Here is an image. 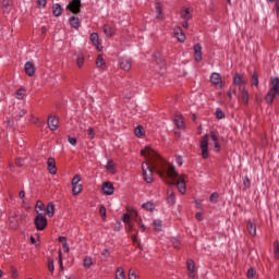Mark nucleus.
<instances>
[{"instance_id": "36", "label": "nucleus", "mask_w": 279, "mask_h": 279, "mask_svg": "<svg viewBox=\"0 0 279 279\" xmlns=\"http://www.w3.org/2000/svg\"><path fill=\"white\" fill-rule=\"evenodd\" d=\"M76 64L80 69H82V66H84V53L77 54Z\"/></svg>"}, {"instance_id": "40", "label": "nucleus", "mask_w": 279, "mask_h": 279, "mask_svg": "<svg viewBox=\"0 0 279 279\" xmlns=\"http://www.w3.org/2000/svg\"><path fill=\"white\" fill-rule=\"evenodd\" d=\"M209 202H211V204H217V202H219V194L217 192L211 193Z\"/></svg>"}, {"instance_id": "12", "label": "nucleus", "mask_w": 279, "mask_h": 279, "mask_svg": "<svg viewBox=\"0 0 279 279\" xmlns=\"http://www.w3.org/2000/svg\"><path fill=\"white\" fill-rule=\"evenodd\" d=\"M89 38L97 51H104V46H101V43H99V34L92 33Z\"/></svg>"}, {"instance_id": "10", "label": "nucleus", "mask_w": 279, "mask_h": 279, "mask_svg": "<svg viewBox=\"0 0 279 279\" xmlns=\"http://www.w3.org/2000/svg\"><path fill=\"white\" fill-rule=\"evenodd\" d=\"M9 228H11V230H19V228H21V222H19L16 214H12L9 217Z\"/></svg>"}, {"instance_id": "25", "label": "nucleus", "mask_w": 279, "mask_h": 279, "mask_svg": "<svg viewBox=\"0 0 279 279\" xmlns=\"http://www.w3.org/2000/svg\"><path fill=\"white\" fill-rule=\"evenodd\" d=\"M45 210H46L45 203H43V201H37L35 206V213L37 215H43V214L45 215Z\"/></svg>"}, {"instance_id": "61", "label": "nucleus", "mask_w": 279, "mask_h": 279, "mask_svg": "<svg viewBox=\"0 0 279 279\" xmlns=\"http://www.w3.org/2000/svg\"><path fill=\"white\" fill-rule=\"evenodd\" d=\"M277 19H279V0L276 1Z\"/></svg>"}, {"instance_id": "20", "label": "nucleus", "mask_w": 279, "mask_h": 279, "mask_svg": "<svg viewBox=\"0 0 279 279\" xmlns=\"http://www.w3.org/2000/svg\"><path fill=\"white\" fill-rule=\"evenodd\" d=\"M246 230L251 236H256V221L248 220L246 225Z\"/></svg>"}, {"instance_id": "5", "label": "nucleus", "mask_w": 279, "mask_h": 279, "mask_svg": "<svg viewBox=\"0 0 279 279\" xmlns=\"http://www.w3.org/2000/svg\"><path fill=\"white\" fill-rule=\"evenodd\" d=\"M233 84L239 87L242 95H245V82L243 81V75L235 74L233 77Z\"/></svg>"}, {"instance_id": "42", "label": "nucleus", "mask_w": 279, "mask_h": 279, "mask_svg": "<svg viewBox=\"0 0 279 279\" xmlns=\"http://www.w3.org/2000/svg\"><path fill=\"white\" fill-rule=\"evenodd\" d=\"M251 84L253 86H258V84H259V82H258V74L256 72H254L253 75H252Z\"/></svg>"}, {"instance_id": "2", "label": "nucleus", "mask_w": 279, "mask_h": 279, "mask_svg": "<svg viewBox=\"0 0 279 279\" xmlns=\"http://www.w3.org/2000/svg\"><path fill=\"white\" fill-rule=\"evenodd\" d=\"M276 95H278L279 97V77H275L272 80V87L266 94L265 101L266 104H268V106H271V104H274V99H276Z\"/></svg>"}, {"instance_id": "16", "label": "nucleus", "mask_w": 279, "mask_h": 279, "mask_svg": "<svg viewBox=\"0 0 279 279\" xmlns=\"http://www.w3.org/2000/svg\"><path fill=\"white\" fill-rule=\"evenodd\" d=\"M58 123H60V121L58 120V118L56 116L48 117V128L52 132H56V130H58Z\"/></svg>"}, {"instance_id": "32", "label": "nucleus", "mask_w": 279, "mask_h": 279, "mask_svg": "<svg viewBox=\"0 0 279 279\" xmlns=\"http://www.w3.org/2000/svg\"><path fill=\"white\" fill-rule=\"evenodd\" d=\"M174 124L177 125V128H179V130H184V120L182 119V117H175Z\"/></svg>"}, {"instance_id": "38", "label": "nucleus", "mask_w": 279, "mask_h": 279, "mask_svg": "<svg viewBox=\"0 0 279 279\" xmlns=\"http://www.w3.org/2000/svg\"><path fill=\"white\" fill-rule=\"evenodd\" d=\"M153 226H154L156 232H161L162 231V221L154 220Z\"/></svg>"}, {"instance_id": "53", "label": "nucleus", "mask_w": 279, "mask_h": 279, "mask_svg": "<svg viewBox=\"0 0 279 279\" xmlns=\"http://www.w3.org/2000/svg\"><path fill=\"white\" fill-rule=\"evenodd\" d=\"M99 213H100L101 219H106V207L105 206H100Z\"/></svg>"}, {"instance_id": "35", "label": "nucleus", "mask_w": 279, "mask_h": 279, "mask_svg": "<svg viewBox=\"0 0 279 279\" xmlns=\"http://www.w3.org/2000/svg\"><path fill=\"white\" fill-rule=\"evenodd\" d=\"M246 278L254 279L256 278V268L250 267L246 272Z\"/></svg>"}, {"instance_id": "46", "label": "nucleus", "mask_w": 279, "mask_h": 279, "mask_svg": "<svg viewBox=\"0 0 279 279\" xmlns=\"http://www.w3.org/2000/svg\"><path fill=\"white\" fill-rule=\"evenodd\" d=\"M82 178L80 177V174H76L73 177L72 179V185H80Z\"/></svg>"}, {"instance_id": "50", "label": "nucleus", "mask_w": 279, "mask_h": 279, "mask_svg": "<svg viewBox=\"0 0 279 279\" xmlns=\"http://www.w3.org/2000/svg\"><path fill=\"white\" fill-rule=\"evenodd\" d=\"M48 269L51 274H53L54 271V267H53V259H49L48 260Z\"/></svg>"}, {"instance_id": "7", "label": "nucleus", "mask_w": 279, "mask_h": 279, "mask_svg": "<svg viewBox=\"0 0 279 279\" xmlns=\"http://www.w3.org/2000/svg\"><path fill=\"white\" fill-rule=\"evenodd\" d=\"M82 8V0H71L68 4V9L73 14L80 13V9Z\"/></svg>"}, {"instance_id": "51", "label": "nucleus", "mask_w": 279, "mask_h": 279, "mask_svg": "<svg viewBox=\"0 0 279 279\" xmlns=\"http://www.w3.org/2000/svg\"><path fill=\"white\" fill-rule=\"evenodd\" d=\"M68 141H69L70 145H73V147H75V145H77V138H75V137L69 136Z\"/></svg>"}, {"instance_id": "59", "label": "nucleus", "mask_w": 279, "mask_h": 279, "mask_svg": "<svg viewBox=\"0 0 279 279\" xmlns=\"http://www.w3.org/2000/svg\"><path fill=\"white\" fill-rule=\"evenodd\" d=\"M59 242L62 243V244H63V243H66V236L60 235V236H59Z\"/></svg>"}, {"instance_id": "14", "label": "nucleus", "mask_w": 279, "mask_h": 279, "mask_svg": "<svg viewBox=\"0 0 279 279\" xmlns=\"http://www.w3.org/2000/svg\"><path fill=\"white\" fill-rule=\"evenodd\" d=\"M120 68L123 69V71H130L132 69V59L130 58H120L119 59Z\"/></svg>"}, {"instance_id": "28", "label": "nucleus", "mask_w": 279, "mask_h": 279, "mask_svg": "<svg viewBox=\"0 0 279 279\" xmlns=\"http://www.w3.org/2000/svg\"><path fill=\"white\" fill-rule=\"evenodd\" d=\"M52 14L53 16H62V7L60 5V3L53 4Z\"/></svg>"}, {"instance_id": "6", "label": "nucleus", "mask_w": 279, "mask_h": 279, "mask_svg": "<svg viewBox=\"0 0 279 279\" xmlns=\"http://www.w3.org/2000/svg\"><path fill=\"white\" fill-rule=\"evenodd\" d=\"M211 84L216 86V88H223V82L221 81V74L214 72L209 76Z\"/></svg>"}, {"instance_id": "54", "label": "nucleus", "mask_w": 279, "mask_h": 279, "mask_svg": "<svg viewBox=\"0 0 279 279\" xmlns=\"http://www.w3.org/2000/svg\"><path fill=\"white\" fill-rule=\"evenodd\" d=\"M101 254L105 258H110V250L109 248H104Z\"/></svg>"}, {"instance_id": "63", "label": "nucleus", "mask_w": 279, "mask_h": 279, "mask_svg": "<svg viewBox=\"0 0 279 279\" xmlns=\"http://www.w3.org/2000/svg\"><path fill=\"white\" fill-rule=\"evenodd\" d=\"M12 278H19V272L16 270L12 271Z\"/></svg>"}, {"instance_id": "22", "label": "nucleus", "mask_w": 279, "mask_h": 279, "mask_svg": "<svg viewBox=\"0 0 279 279\" xmlns=\"http://www.w3.org/2000/svg\"><path fill=\"white\" fill-rule=\"evenodd\" d=\"M69 23L71 25V27H73V29H80V25H82V22L80 21V17L72 15L69 19Z\"/></svg>"}, {"instance_id": "60", "label": "nucleus", "mask_w": 279, "mask_h": 279, "mask_svg": "<svg viewBox=\"0 0 279 279\" xmlns=\"http://www.w3.org/2000/svg\"><path fill=\"white\" fill-rule=\"evenodd\" d=\"M196 219L198 221H202L204 219V216L202 215V213H196Z\"/></svg>"}, {"instance_id": "13", "label": "nucleus", "mask_w": 279, "mask_h": 279, "mask_svg": "<svg viewBox=\"0 0 279 279\" xmlns=\"http://www.w3.org/2000/svg\"><path fill=\"white\" fill-rule=\"evenodd\" d=\"M47 167L50 175H56V173H58V168L56 167V159L53 157L48 158Z\"/></svg>"}, {"instance_id": "58", "label": "nucleus", "mask_w": 279, "mask_h": 279, "mask_svg": "<svg viewBox=\"0 0 279 279\" xmlns=\"http://www.w3.org/2000/svg\"><path fill=\"white\" fill-rule=\"evenodd\" d=\"M38 5H40L41 8H45L47 5V0H38L37 1Z\"/></svg>"}, {"instance_id": "3", "label": "nucleus", "mask_w": 279, "mask_h": 279, "mask_svg": "<svg viewBox=\"0 0 279 279\" xmlns=\"http://www.w3.org/2000/svg\"><path fill=\"white\" fill-rule=\"evenodd\" d=\"M143 178L147 184H151L154 182V171L149 168V163H142Z\"/></svg>"}, {"instance_id": "45", "label": "nucleus", "mask_w": 279, "mask_h": 279, "mask_svg": "<svg viewBox=\"0 0 279 279\" xmlns=\"http://www.w3.org/2000/svg\"><path fill=\"white\" fill-rule=\"evenodd\" d=\"M15 97H16V99H23V97H25V89H19L15 93Z\"/></svg>"}, {"instance_id": "57", "label": "nucleus", "mask_w": 279, "mask_h": 279, "mask_svg": "<svg viewBox=\"0 0 279 279\" xmlns=\"http://www.w3.org/2000/svg\"><path fill=\"white\" fill-rule=\"evenodd\" d=\"M59 265H60V267H61V269H63V264H62V251L61 250H59Z\"/></svg>"}, {"instance_id": "52", "label": "nucleus", "mask_w": 279, "mask_h": 279, "mask_svg": "<svg viewBox=\"0 0 279 279\" xmlns=\"http://www.w3.org/2000/svg\"><path fill=\"white\" fill-rule=\"evenodd\" d=\"M129 279H138V277L136 276V272H134L133 269L129 270Z\"/></svg>"}, {"instance_id": "55", "label": "nucleus", "mask_w": 279, "mask_h": 279, "mask_svg": "<svg viewBox=\"0 0 279 279\" xmlns=\"http://www.w3.org/2000/svg\"><path fill=\"white\" fill-rule=\"evenodd\" d=\"M175 162H177V165H179V167H182V165L184 163L182 156L178 155L175 157Z\"/></svg>"}, {"instance_id": "15", "label": "nucleus", "mask_w": 279, "mask_h": 279, "mask_svg": "<svg viewBox=\"0 0 279 279\" xmlns=\"http://www.w3.org/2000/svg\"><path fill=\"white\" fill-rule=\"evenodd\" d=\"M173 34L179 43H184L186 40V35H184V32H182V27H174Z\"/></svg>"}, {"instance_id": "8", "label": "nucleus", "mask_w": 279, "mask_h": 279, "mask_svg": "<svg viewBox=\"0 0 279 279\" xmlns=\"http://www.w3.org/2000/svg\"><path fill=\"white\" fill-rule=\"evenodd\" d=\"M209 136L214 143V151H221V145L219 144V135H217V132L210 131Z\"/></svg>"}, {"instance_id": "34", "label": "nucleus", "mask_w": 279, "mask_h": 279, "mask_svg": "<svg viewBox=\"0 0 279 279\" xmlns=\"http://www.w3.org/2000/svg\"><path fill=\"white\" fill-rule=\"evenodd\" d=\"M116 279H125V271L123 267H118L116 270Z\"/></svg>"}, {"instance_id": "39", "label": "nucleus", "mask_w": 279, "mask_h": 279, "mask_svg": "<svg viewBox=\"0 0 279 279\" xmlns=\"http://www.w3.org/2000/svg\"><path fill=\"white\" fill-rule=\"evenodd\" d=\"M145 135V130L143 129V125H137L135 128V136H144Z\"/></svg>"}, {"instance_id": "48", "label": "nucleus", "mask_w": 279, "mask_h": 279, "mask_svg": "<svg viewBox=\"0 0 279 279\" xmlns=\"http://www.w3.org/2000/svg\"><path fill=\"white\" fill-rule=\"evenodd\" d=\"M225 117H226V114L223 113V111L218 108L216 110V119H223Z\"/></svg>"}, {"instance_id": "21", "label": "nucleus", "mask_w": 279, "mask_h": 279, "mask_svg": "<svg viewBox=\"0 0 279 279\" xmlns=\"http://www.w3.org/2000/svg\"><path fill=\"white\" fill-rule=\"evenodd\" d=\"M142 156L144 158H154L156 157V151L151 149V147L146 146L144 149L141 150Z\"/></svg>"}, {"instance_id": "31", "label": "nucleus", "mask_w": 279, "mask_h": 279, "mask_svg": "<svg viewBox=\"0 0 279 279\" xmlns=\"http://www.w3.org/2000/svg\"><path fill=\"white\" fill-rule=\"evenodd\" d=\"M106 169L107 171H109V173H116L117 169L114 167V161H112V159H109L107 165H106Z\"/></svg>"}, {"instance_id": "64", "label": "nucleus", "mask_w": 279, "mask_h": 279, "mask_svg": "<svg viewBox=\"0 0 279 279\" xmlns=\"http://www.w3.org/2000/svg\"><path fill=\"white\" fill-rule=\"evenodd\" d=\"M20 198H21V199L25 198V191H21V192H20Z\"/></svg>"}, {"instance_id": "19", "label": "nucleus", "mask_w": 279, "mask_h": 279, "mask_svg": "<svg viewBox=\"0 0 279 279\" xmlns=\"http://www.w3.org/2000/svg\"><path fill=\"white\" fill-rule=\"evenodd\" d=\"M195 62H202V44H196L193 47Z\"/></svg>"}, {"instance_id": "56", "label": "nucleus", "mask_w": 279, "mask_h": 279, "mask_svg": "<svg viewBox=\"0 0 279 279\" xmlns=\"http://www.w3.org/2000/svg\"><path fill=\"white\" fill-rule=\"evenodd\" d=\"M62 247H63V252H64L65 254H69V243H68V242H63V243H62Z\"/></svg>"}, {"instance_id": "26", "label": "nucleus", "mask_w": 279, "mask_h": 279, "mask_svg": "<svg viewBox=\"0 0 279 279\" xmlns=\"http://www.w3.org/2000/svg\"><path fill=\"white\" fill-rule=\"evenodd\" d=\"M2 8L4 14H10V11L12 10V0H3Z\"/></svg>"}, {"instance_id": "47", "label": "nucleus", "mask_w": 279, "mask_h": 279, "mask_svg": "<svg viewBox=\"0 0 279 279\" xmlns=\"http://www.w3.org/2000/svg\"><path fill=\"white\" fill-rule=\"evenodd\" d=\"M155 10H156L157 19H162V7L156 5Z\"/></svg>"}, {"instance_id": "23", "label": "nucleus", "mask_w": 279, "mask_h": 279, "mask_svg": "<svg viewBox=\"0 0 279 279\" xmlns=\"http://www.w3.org/2000/svg\"><path fill=\"white\" fill-rule=\"evenodd\" d=\"M181 19H183V21H191V19H193V13L191 12V9L189 8L182 9Z\"/></svg>"}, {"instance_id": "29", "label": "nucleus", "mask_w": 279, "mask_h": 279, "mask_svg": "<svg viewBox=\"0 0 279 279\" xmlns=\"http://www.w3.org/2000/svg\"><path fill=\"white\" fill-rule=\"evenodd\" d=\"M83 267H84V269H90V267H93V257H90V256L84 257Z\"/></svg>"}, {"instance_id": "17", "label": "nucleus", "mask_w": 279, "mask_h": 279, "mask_svg": "<svg viewBox=\"0 0 279 279\" xmlns=\"http://www.w3.org/2000/svg\"><path fill=\"white\" fill-rule=\"evenodd\" d=\"M24 71H25L26 75H28V77H34V74L36 73V68L34 66L32 61H27L24 64Z\"/></svg>"}, {"instance_id": "44", "label": "nucleus", "mask_w": 279, "mask_h": 279, "mask_svg": "<svg viewBox=\"0 0 279 279\" xmlns=\"http://www.w3.org/2000/svg\"><path fill=\"white\" fill-rule=\"evenodd\" d=\"M274 254H275V258H277V260L279 259V241H276L275 242V251H274Z\"/></svg>"}, {"instance_id": "11", "label": "nucleus", "mask_w": 279, "mask_h": 279, "mask_svg": "<svg viewBox=\"0 0 279 279\" xmlns=\"http://www.w3.org/2000/svg\"><path fill=\"white\" fill-rule=\"evenodd\" d=\"M202 156L204 159L208 158V135H205L201 141Z\"/></svg>"}, {"instance_id": "41", "label": "nucleus", "mask_w": 279, "mask_h": 279, "mask_svg": "<svg viewBox=\"0 0 279 279\" xmlns=\"http://www.w3.org/2000/svg\"><path fill=\"white\" fill-rule=\"evenodd\" d=\"M72 193L73 195H80L82 193V185H72Z\"/></svg>"}, {"instance_id": "33", "label": "nucleus", "mask_w": 279, "mask_h": 279, "mask_svg": "<svg viewBox=\"0 0 279 279\" xmlns=\"http://www.w3.org/2000/svg\"><path fill=\"white\" fill-rule=\"evenodd\" d=\"M96 66H98V69H104V66H106V61H104V56L98 54L96 59Z\"/></svg>"}, {"instance_id": "9", "label": "nucleus", "mask_w": 279, "mask_h": 279, "mask_svg": "<svg viewBox=\"0 0 279 279\" xmlns=\"http://www.w3.org/2000/svg\"><path fill=\"white\" fill-rule=\"evenodd\" d=\"M186 265L189 278L195 279V277L197 276V272L195 271V262L193 259H187Z\"/></svg>"}, {"instance_id": "43", "label": "nucleus", "mask_w": 279, "mask_h": 279, "mask_svg": "<svg viewBox=\"0 0 279 279\" xmlns=\"http://www.w3.org/2000/svg\"><path fill=\"white\" fill-rule=\"evenodd\" d=\"M122 221H123L124 223H128V226H132V218H130L129 214H124V215L122 216Z\"/></svg>"}, {"instance_id": "30", "label": "nucleus", "mask_w": 279, "mask_h": 279, "mask_svg": "<svg viewBox=\"0 0 279 279\" xmlns=\"http://www.w3.org/2000/svg\"><path fill=\"white\" fill-rule=\"evenodd\" d=\"M104 32L109 38H112V36H114V28H112L110 25H104Z\"/></svg>"}, {"instance_id": "1", "label": "nucleus", "mask_w": 279, "mask_h": 279, "mask_svg": "<svg viewBox=\"0 0 279 279\" xmlns=\"http://www.w3.org/2000/svg\"><path fill=\"white\" fill-rule=\"evenodd\" d=\"M158 173L160 178H170L171 180H177L175 184L173 182H169V185L177 186L181 195H184L186 193V182H189V175H179L178 170H175V166L167 162L159 169Z\"/></svg>"}, {"instance_id": "18", "label": "nucleus", "mask_w": 279, "mask_h": 279, "mask_svg": "<svg viewBox=\"0 0 279 279\" xmlns=\"http://www.w3.org/2000/svg\"><path fill=\"white\" fill-rule=\"evenodd\" d=\"M102 192L105 195H113L114 194V185L111 182L107 181L102 184Z\"/></svg>"}, {"instance_id": "62", "label": "nucleus", "mask_w": 279, "mask_h": 279, "mask_svg": "<svg viewBox=\"0 0 279 279\" xmlns=\"http://www.w3.org/2000/svg\"><path fill=\"white\" fill-rule=\"evenodd\" d=\"M183 27L186 29L189 28V20H184V22L182 23Z\"/></svg>"}, {"instance_id": "49", "label": "nucleus", "mask_w": 279, "mask_h": 279, "mask_svg": "<svg viewBox=\"0 0 279 279\" xmlns=\"http://www.w3.org/2000/svg\"><path fill=\"white\" fill-rule=\"evenodd\" d=\"M87 133L88 137L93 141V138H95V130L93 128H88Z\"/></svg>"}, {"instance_id": "4", "label": "nucleus", "mask_w": 279, "mask_h": 279, "mask_svg": "<svg viewBox=\"0 0 279 279\" xmlns=\"http://www.w3.org/2000/svg\"><path fill=\"white\" fill-rule=\"evenodd\" d=\"M35 227L37 230L43 231L47 228V214H39L35 217Z\"/></svg>"}, {"instance_id": "37", "label": "nucleus", "mask_w": 279, "mask_h": 279, "mask_svg": "<svg viewBox=\"0 0 279 279\" xmlns=\"http://www.w3.org/2000/svg\"><path fill=\"white\" fill-rule=\"evenodd\" d=\"M142 208H144L145 210H148L149 213H151V210H154V208H156V206L154 205V203L148 202V203H144L142 205Z\"/></svg>"}, {"instance_id": "24", "label": "nucleus", "mask_w": 279, "mask_h": 279, "mask_svg": "<svg viewBox=\"0 0 279 279\" xmlns=\"http://www.w3.org/2000/svg\"><path fill=\"white\" fill-rule=\"evenodd\" d=\"M45 215H47L48 217H53V215H56V205H53V203H48Z\"/></svg>"}, {"instance_id": "27", "label": "nucleus", "mask_w": 279, "mask_h": 279, "mask_svg": "<svg viewBox=\"0 0 279 279\" xmlns=\"http://www.w3.org/2000/svg\"><path fill=\"white\" fill-rule=\"evenodd\" d=\"M167 195L168 204H171L173 206L175 204V193H173V190L169 189Z\"/></svg>"}]
</instances>
